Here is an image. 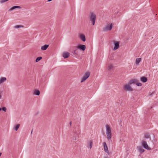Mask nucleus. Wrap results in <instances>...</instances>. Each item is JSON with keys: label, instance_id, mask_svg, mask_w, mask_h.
Here are the masks:
<instances>
[{"label": "nucleus", "instance_id": "1", "mask_svg": "<svg viewBox=\"0 0 158 158\" xmlns=\"http://www.w3.org/2000/svg\"><path fill=\"white\" fill-rule=\"evenodd\" d=\"M96 18V16L94 13L92 12L90 13L88 16V19L93 25L95 24Z\"/></svg>", "mask_w": 158, "mask_h": 158}, {"label": "nucleus", "instance_id": "2", "mask_svg": "<svg viewBox=\"0 0 158 158\" xmlns=\"http://www.w3.org/2000/svg\"><path fill=\"white\" fill-rule=\"evenodd\" d=\"M106 127V134L108 139H110L111 137V133L110 127L107 125Z\"/></svg>", "mask_w": 158, "mask_h": 158}, {"label": "nucleus", "instance_id": "3", "mask_svg": "<svg viewBox=\"0 0 158 158\" xmlns=\"http://www.w3.org/2000/svg\"><path fill=\"white\" fill-rule=\"evenodd\" d=\"M90 73L89 72H86L82 79L81 82H82L87 79L90 76Z\"/></svg>", "mask_w": 158, "mask_h": 158}, {"label": "nucleus", "instance_id": "4", "mask_svg": "<svg viewBox=\"0 0 158 158\" xmlns=\"http://www.w3.org/2000/svg\"><path fill=\"white\" fill-rule=\"evenodd\" d=\"M142 146L145 149L150 150V148H149L148 145V144L147 142L144 141H143L142 142Z\"/></svg>", "mask_w": 158, "mask_h": 158}, {"label": "nucleus", "instance_id": "5", "mask_svg": "<svg viewBox=\"0 0 158 158\" xmlns=\"http://www.w3.org/2000/svg\"><path fill=\"white\" fill-rule=\"evenodd\" d=\"M77 48L78 49L84 51L85 49L86 46L85 45L79 44Z\"/></svg>", "mask_w": 158, "mask_h": 158}, {"label": "nucleus", "instance_id": "6", "mask_svg": "<svg viewBox=\"0 0 158 158\" xmlns=\"http://www.w3.org/2000/svg\"><path fill=\"white\" fill-rule=\"evenodd\" d=\"M112 24H111L110 25L108 24L104 28L103 31H110L112 29Z\"/></svg>", "mask_w": 158, "mask_h": 158}, {"label": "nucleus", "instance_id": "7", "mask_svg": "<svg viewBox=\"0 0 158 158\" xmlns=\"http://www.w3.org/2000/svg\"><path fill=\"white\" fill-rule=\"evenodd\" d=\"M103 143L104 145V149L105 151L106 152L108 155H109V152L106 143L104 142Z\"/></svg>", "mask_w": 158, "mask_h": 158}, {"label": "nucleus", "instance_id": "8", "mask_svg": "<svg viewBox=\"0 0 158 158\" xmlns=\"http://www.w3.org/2000/svg\"><path fill=\"white\" fill-rule=\"evenodd\" d=\"M125 89L129 91H131L132 90V89L130 85H126L125 86Z\"/></svg>", "mask_w": 158, "mask_h": 158}, {"label": "nucleus", "instance_id": "9", "mask_svg": "<svg viewBox=\"0 0 158 158\" xmlns=\"http://www.w3.org/2000/svg\"><path fill=\"white\" fill-rule=\"evenodd\" d=\"M119 47V43L118 42L114 41V50L117 49Z\"/></svg>", "mask_w": 158, "mask_h": 158}, {"label": "nucleus", "instance_id": "10", "mask_svg": "<svg viewBox=\"0 0 158 158\" xmlns=\"http://www.w3.org/2000/svg\"><path fill=\"white\" fill-rule=\"evenodd\" d=\"M20 9L21 8V7L19 6H12L11 7L9 10V11H11L15 9Z\"/></svg>", "mask_w": 158, "mask_h": 158}, {"label": "nucleus", "instance_id": "11", "mask_svg": "<svg viewBox=\"0 0 158 158\" xmlns=\"http://www.w3.org/2000/svg\"><path fill=\"white\" fill-rule=\"evenodd\" d=\"M79 38L83 42H85L86 40L85 36L83 34H80L79 36Z\"/></svg>", "mask_w": 158, "mask_h": 158}, {"label": "nucleus", "instance_id": "12", "mask_svg": "<svg viewBox=\"0 0 158 158\" xmlns=\"http://www.w3.org/2000/svg\"><path fill=\"white\" fill-rule=\"evenodd\" d=\"M69 56V53L68 52H64L63 54V56L65 58H67Z\"/></svg>", "mask_w": 158, "mask_h": 158}, {"label": "nucleus", "instance_id": "13", "mask_svg": "<svg viewBox=\"0 0 158 158\" xmlns=\"http://www.w3.org/2000/svg\"><path fill=\"white\" fill-rule=\"evenodd\" d=\"M138 81V80L136 79H134L131 80L129 82V84H135L136 82Z\"/></svg>", "mask_w": 158, "mask_h": 158}, {"label": "nucleus", "instance_id": "14", "mask_svg": "<svg viewBox=\"0 0 158 158\" xmlns=\"http://www.w3.org/2000/svg\"><path fill=\"white\" fill-rule=\"evenodd\" d=\"M49 46L48 44H45L44 45L41 47V49L42 50H46Z\"/></svg>", "mask_w": 158, "mask_h": 158}, {"label": "nucleus", "instance_id": "15", "mask_svg": "<svg viewBox=\"0 0 158 158\" xmlns=\"http://www.w3.org/2000/svg\"><path fill=\"white\" fill-rule=\"evenodd\" d=\"M140 80L142 82L145 83L147 81V78L146 77H141Z\"/></svg>", "mask_w": 158, "mask_h": 158}, {"label": "nucleus", "instance_id": "16", "mask_svg": "<svg viewBox=\"0 0 158 158\" xmlns=\"http://www.w3.org/2000/svg\"><path fill=\"white\" fill-rule=\"evenodd\" d=\"M6 80V78L5 77H2L0 79V84L3 83Z\"/></svg>", "mask_w": 158, "mask_h": 158}, {"label": "nucleus", "instance_id": "17", "mask_svg": "<svg viewBox=\"0 0 158 158\" xmlns=\"http://www.w3.org/2000/svg\"><path fill=\"white\" fill-rule=\"evenodd\" d=\"M138 148V149L139 150V152H140V153H142L144 151V150L143 148L141 146H139L137 147Z\"/></svg>", "mask_w": 158, "mask_h": 158}, {"label": "nucleus", "instance_id": "18", "mask_svg": "<svg viewBox=\"0 0 158 158\" xmlns=\"http://www.w3.org/2000/svg\"><path fill=\"white\" fill-rule=\"evenodd\" d=\"M34 94L37 96H38L40 94V91L36 89L34 91Z\"/></svg>", "mask_w": 158, "mask_h": 158}, {"label": "nucleus", "instance_id": "19", "mask_svg": "<svg viewBox=\"0 0 158 158\" xmlns=\"http://www.w3.org/2000/svg\"><path fill=\"white\" fill-rule=\"evenodd\" d=\"M88 148H89L90 149L91 148L92 146L93 143L91 141H90L88 143Z\"/></svg>", "mask_w": 158, "mask_h": 158}, {"label": "nucleus", "instance_id": "20", "mask_svg": "<svg viewBox=\"0 0 158 158\" xmlns=\"http://www.w3.org/2000/svg\"><path fill=\"white\" fill-rule=\"evenodd\" d=\"M141 60V58H137L136 59V62H135L136 64L137 65L138 64H139V63H140V62Z\"/></svg>", "mask_w": 158, "mask_h": 158}, {"label": "nucleus", "instance_id": "21", "mask_svg": "<svg viewBox=\"0 0 158 158\" xmlns=\"http://www.w3.org/2000/svg\"><path fill=\"white\" fill-rule=\"evenodd\" d=\"M77 134L76 133H74L73 134V135H72V136H73L72 138L73 140H77L76 136H77Z\"/></svg>", "mask_w": 158, "mask_h": 158}, {"label": "nucleus", "instance_id": "22", "mask_svg": "<svg viewBox=\"0 0 158 158\" xmlns=\"http://www.w3.org/2000/svg\"><path fill=\"white\" fill-rule=\"evenodd\" d=\"M151 137L148 134H146L145 135L144 138L145 139H148L150 138Z\"/></svg>", "mask_w": 158, "mask_h": 158}, {"label": "nucleus", "instance_id": "23", "mask_svg": "<svg viewBox=\"0 0 158 158\" xmlns=\"http://www.w3.org/2000/svg\"><path fill=\"white\" fill-rule=\"evenodd\" d=\"M20 126V125L18 124L14 127V129L15 131H17Z\"/></svg>", "mask_w": 158, "mask_h": 158}, {"label": "nucleus", "instance_id": "24", "mask_svg": "<svg viewBox=\"0 0 158 158\" xmlns=\"http://www.w3.org/2000/svg\"><path fill=\"white\" fill-rule=\"evenodd\" d=\"M42 59V57L41 56H39L35 60L36 62H37L39 61L40 60H41Z\"/></svg>", "mask_w": 158, "mask_h": 158}, {"label": "nucleus", "instance_id": "25", "mask_svg": "<svg viewBox=\"0 0 158 158\" xmlns=\"http://www.w3.org/2000/svg\"><path fill=\"white\" fill-rule=\"evenodd\" d=\"M113 68V66L112 65H110L108 66V69L109 70H112Z\"/></svg>", "mask_w": 158, "mask_h": 158}, {"label": "nucleus", "instance_id": "26", "mask_svg": "<svg viewBox=\"0 0 158 158\" xmlns=\"http://www.w3.org/2000/svg\"><path fill=\"white\" fill-rule=\"evenodd\" d=\"M22 26L20 25H17L15 27V28H19L21 27Z\"/></svg>", "mask_w": 158, "mask_h": 158}, {"label": "nucleus", "instance_id": "27", "mask_svg": "<svg viewBox=\"0 0 158 158\" xmlns=\"http://www.w3.org/2000/svg\"><path fill=\"white\" fill-rule=\"evenodd\" d=\"M136 85L139 86H141L142 85V84L141 83H137V84H136Z\"/></svg>", "mask_w": 158, "mask_h": 158}, {"label": "nucleus", "instance_id": "28", "mask_svg": "<svg viewBox=\"0 0 158 158\" xmlns=\"http://www.w3.org/2000/svg\"><path fill=\"white\" fill-rule=\"evenodd\" d=\"M2 110L4 112H6V107H3L2 108Z\"/></svg>", "mask_w": 158, "mask_h": 158}, {"label": "nucleus", "instance_id": "29", "mask_svg": "<svg viewBox=\"0 0 158 158\" xmlns=\"http://www.w3.org/2000/svg\"><path fill=\"white\" fill-rule=\"evenodd\" d=\"M74 53L75 54H76V55H77V53L76 52V50H74Z\"/></svg>", "mask_w": 158, "mask_h": 158}, {"label": "nucleus", "instance_id": "30", "mask_svg": "<svg viewBox=\"0 0 158 158\" xmlns=\"http://www.w3.org/2000/svg\"><path fill=\"white\" fill-rule=\"evenodd\" d=\"M69 124L70 125V126H71V124H72V122H70V123H69Z\"/></svg>", "mask_w": 158, "mask_h": 158}, {"label": "nucleus", "instance_id": "31", "mask_svg": "<svg viewBox=\"0 0 158 158\" xmlns=\"http://www.w3.org/2000/svg\"><path fill=\"white\" fill-rule=\"evenodd\" d=\"M104 158H109L107 156H105Z\"/></svg>", "mask_w": 158, "mask_h": 158}, {"label": "nucleus", "instance_id": "32", "mask_svg": "<svg viewBox=\"0 0 158 158\" xmlns=\"http://www.w3.org/2000/svg\"><path fill=\"white\" fill-rule=\"evenodd\" d=\"M48 1V2H51L52 1V0H47Z\"/></svg>", "mask_w": 158, "mask_h": 158}, {"label": "nucleus", "instance_id": "33", "mask_svg": "<svg viewBox=\"0 0 158 158\" xmlns=\"http://www.w3.org/2000/svg\"><path fill=\"white\" fill-rule=\"evenodd\" d=\"M110 60H112V58H111V57H110Z\"/></svg>", "mask_w": 158, "mask_h": 158}, {"label": "nucleus", "instance_id": "34", "mask_svg": "<svg viewBox=\"0 0 158 158\" xmlns=\"http://www.w3.org/2000/svg\"><path fill=\"white\" fill-rule=\"evenodd\" d=\"M2 97V96L0 95V98Z\"/></svg>", "mask_w": 158, "mask_h": 158}, {"label": "nucleus", "instance_id": "35", "mask_svg": "<svg viewBox=\"0 0 158 158\" xmlns=\"http://www.w3.org/2000/svg\"><path fill=\"white\" fill-rule=\"evenodd\" d=\"M32 130L31 131V134H32Z\"/></svg>", "mask_w": 158, "mask_h": 158}, {"label": "nucleus", "instance_id": "36", "mask_svg": "<svg viewBox=\"0 0 158 158\" xmlns=\"http://www.w3.org/2000/svg\"><path fill=\"white\" fill-rule=\"evenodd\" d=\"M1 110V108H0V111Z\"/></svg>", "mask_w": 158, "mask_h": 158}]
</instances>
